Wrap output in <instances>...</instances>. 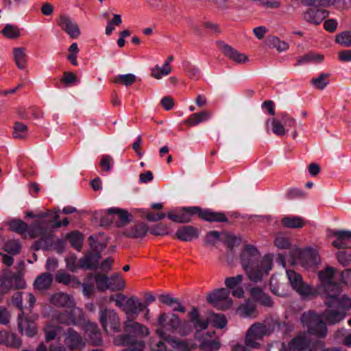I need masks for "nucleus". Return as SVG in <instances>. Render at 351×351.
Instances as JSON below:
<instances>
[{"instance_id": "31", "label": "nucleus", "mask_w": 351, "mask_h": 351, "mask_svg": "<svg viewBox=\"0 0 351 351\" xmlns=\"http://www.w3.org/2000/svg\"><path fill=\"white\" fill-rule=\"evenodd\" d=\"M158 300L162 304L172 307L173 311H179L181 313H184L186 311L185 308L181 305L178 298H172L168 294L160 295Z\"/></svg>"}, {"instance_id": "21", "label": "nucleus", "mask_w": 351, "mask_h": 351, "mask_svg": "<svg viewBox=\"0 0 351 351\" xmlns=\"http://www.w3.org/2000/svg\"><path fill=\"white\" fill-rule=\"evenodd\" d=\"M330 308V307L326 308L322 314V317L325 320L326 324H336L342 321L345 318V312L335 309H331Z\"/></svg>"}, {"instance_id": "3", "label": "nucleus", "mask_w": 351, "mask_h": 351, "mask_svg": "<svg viewBox=\"0 0 351 351\" xmlns=\"http://www.w3.org/2000/svg\"><path fill=\"white\" fill-rule=\"evenodd\" d=\"M136 319H126L123 323L125 334L118 335L115 339L117 346H128L123 351H143L144 341L138 339L149 334L148 328L138 322Z\"/></svg>"}, {"instance_id": "19", "label": "nucleus", "mask_w": 351, "mask_h": 351, "mask_svg": "<svg viewBox=\"0 0 351 351\" xmlns=\"http://www.w3.org/2000/svg\"><path fill=\"white\" fill-rule=\"evenodd\" d=\"M223 53L237 64H246L249 58L245 53H241L228 45H223L221 48Z\"/></svg>"}, {"instance_id": "52", "label": "nucleus", "mask_w": 351, "mask_h": 351, "mask_svg": "<svg viewBox=\"0 0 351 351\" xmlns=\"http://www.w3.org/2000/svg\"><path fill=\"white\" fill-rule=\"evenodd\" d=\"M136 80L135 75L132 73H128L124 75H119L114 78V83L121 84L125 86H130L134 83Z\"/></svg>"}, {"instance_id": "38", "label": "nucleus", "mask_w": 351, "mask_h": 351, "mask_svg": "<svg viewBox=\"0 0 351 351\" xmlns=\"http://www.w3.org/2000/svg\"><path fill=\"white\" fill-rule=\"evenodd\" d=\"M271 122V131L274 134L277 136H283L285 134L286 132L288 131V129H286L279 117V116H276L273 117L272 119H269L267 121V125H269V123Z\"/></svg>"}, {"instance_id": "42", "label": "nucleus", "mask_w": 351, "mask_h": 351, "mask_svg": "<svg viewBox=\"0 0 351 351\" xmlns=\"http://www.w3.org/2000/svg\"><path fill=\"white\" fill-rule=\"evenodd\" d=\"M281 223L289 228H301L304 226L302 218L299 216L285 217L282 218Z\"/></svg>"}, {"instance_id": "35", "label": "nucleus", "mask_w": 351, "mask_h": 351, "mask_svg": "<svg viewBox=\"0 0 351 351\" xmlns=\"http://www.w3.org/2000/svg\"><path fill=\"white\" fill-rule=\"evenodd\" d=\"M66 239L69 241L72 247L75 248L77 252H81L84 237L80 232L75 230L68 233Z\"/></svg>"}, {"instance_id": "27", "label": "nucleus", "mask_w": 351, "mask_h": 351, "mask_svg": "<svg viewBox=\"0 0 351 351\" xmlns=\"http://www.w3.org/2000/svg\"><path fill=\"white\" fill-rule=\"evenodd\" d=\"M65 342L71 349L80 348L83 345L80 335L71 328L67 329Z\"/></svg>"}, {"instance_id": "45", "label": "nucleus", "mask_w": 351, "mask_h": 351, "mask_svg": "<svg viewBox=\"0 0 351 351\" xmlns=\"http://www.w3.org/2000/svg\"><path fill=\"white\" fill-rule=\"evenodd\" d=\"M125 287L124 281L120 278L119 274H114L109 277V288L112 291L122 290Z\"/></svg>"}, {"instance_id": "24", "label": "nucleus", "mask_w": 351, "mask_h": 351, "mask_svg": "<svg viewBox=\"0 0 351 351\" xmlns=\"http://www.w3.org/2000/svg\"><path fill=\"white\" fill-rule=\"evenodd\" d=\"M300 258L302 263L308 266H315L319 263V258L316 250L306 248L300 253Z\"/></svg>"}, {"instance_id": "5", "label": "nucleus", "mask_w": 351, "mask_h": 351, "mask_svg": "<svg viewBox=\"0 0 351 351\" xmlns=\"http://www.w3.org/2000/svg\"><path fill=\"white\" fill-rule=\"evenodd\" d=\"M300 322L307 328L309 334L324 337L327 335L328 329L322 315L313 311L304 312L300 317Z\"/></svg>"}, {"instance_id": "26", "label": "nucleus", "mask_w": 351, "mask_h": 351, "mask_svg": "<svg viewBox=\"0 0 351 351\" xmlns=\"http://www.w3.org/2000/svg\"><path fill=\"white\" fill-rule=\"evenodd\" d=\"M53 275L49 272H45L36 278L34 286L37 290H46L51 287Z\"/></svg>"}, {"instance_id": "10", "label": "nucleus", "mask_w": 351, "mask_h": 351, "mask_svg": "<svg viewBox=\"0 0 351 351\" xmlns=\"http://www.w3.org/2000/svg\"><path fill=\"white\" fill-rule=\"evenodd\" d=\"M287 276L293 289L300 295H309L312 293L311 287L303 281L300 274L289 269L287 271Z\"/></svg>"}, {"instance_id": "11", "label": "nucleus", "mask_w": 351, "mask_h": 351, "mask_svg": "<svg viewBox=\"0 0 351 351\" xmlns=\"http://www.w3.org/2000/svg\"><path fill=\"white\" fill-rule=\"evenodd\" d=\"M57 23L61 29L71 38H77L81 34L79 25L67 14H61Z\"/></svg>"}, {"instance_id": "12", "label": "nucleus", "mask_w": 351, "mask_h": 351, "mask_svg": "<svg viewBox=\"0 0 351 351\" xmlns=\"http://www.w3.org/2000/svg\"><path fill=\"white\" fill-rule=\"evenodd\" d=\"M18 329L22 335H25L29 337L35 336L38 332L36 322L29 317L25 315L24 312L21 311L18 315Z\"/></svg>"}, {"instance_id": "37", "label": "nucleus", "mask_w": 351, "mask_h": 351, "mask_svg": "<svg viewBox=\"0 0 351 351\" xmlns=\"http://www.w3.org/2000/svg\"><path fill=\"white\" fill-rule=\"evenodd\" d=\"M291 346L293 348L298 351H310L313 346L309 348L310 341L304 336L300 335L294 337L291 342Z\"/></svg>"}, {"instance_id": "33", "label": "nucleus", "mask_w": 351, "mask_h": 351, "mask_svg": "<svg viewBox=\"0 0 351 351\" xmlns=\"http://www.w3.org/2000/svg\"><path fill=\"white\" fill-rule=\"evenodd\" d=\"M86 332L88 333L89 341L92 344L98 346L101 343V332L97 324L88 323L86 325Z\"/></svg>"}, {"instance_id": "20", "label": "nucleus", "mask_w": 351, "mask_h": 351, "mask_svg": "<svg viewBox=\"0 0 351 351\" xmlns=\"http://www.w3.org/2000/svg\"><path fill=\"white\" fill-rule=\"evenodd\" d=\"M176 236L181 241H191L194 239L198 238L199 231L197 228L193 226H182L178 229Z\"/></svg>"}, {"instance_id": "55", "label": "nucleus", "mask_w": 351, "mask_h": 351, "mask_svg": "<svg viewBox=\"0 0 351 351\" xmlns=\"http://www.w3.org/2000/svg\"><path fill=\"white\" fill-rule=\"evenodd\" d=\"M4 249L8 253L16 255L20 253L21 245L18 240H11L5 243Z\"/></svg>"}, {"instance_id": "48", "label": "nucleus", "mask_w": 351, "mask_h": 351, "mask_svg": "<svg viewBox=\"0 0 351 351\" xmlns=\"http://www.w3.org/2000/svg\"><path fill=\"white\" fill-rule=\"evenodd\" d=\"M172 346L178 351H191L195 348V344L186 340L175 339Z\"/></svg>"}, {"instance_id": "40", "label": "nucleus", "mask_w": 351, "mask_h": 351, "mask_svg": "<svg viewBox=\"0 0 351 351\" xmlns=\"http://www.w3.org/2000/svg\"><path fill=\"white\" fill-rule=\"evenodd\" d=\"M171 66L168 63H164L162 66L156 64L151 69V75L156 80H161L171 72Z\"/></svg>"}, {"instance_id": "58", "label": "nucleus", "mask_w": 351, "mask_h": 351, "mask_svg": "<svg viewBox=\"0 0 351 351\" xmlns=\"http://www.w3.org/2000/svg\"><path fill=\"white\" fill-rule=\"evenodd\" d=\"M241 240L234 235L226 233L223 243L227 245L230 250H233L234 247L240 244Z\"/></svg>"}, {"instance_id": "23", "label": "nucleus", "mask_w": 351, "mask_h": 351, "mask_svg": "<svg viewBox=\"0 0 351 351\" xmlns=\"http://www.w3.org/2000/svg\"><path fill=\"white\" fill-rule=\"evenodd\" d=\"M12 55L17 68L20 70L25 69L28 60L26 48L23 47H14L12 50Z\"/></svg>"}, {"instance_id": "61", "label": "nucleus", "mask_w": 351, "mask_h": 351, "mask_svg": "<svg viewBox=\"0 0 351 351\" xmlns=\"http://www.w3.org/2000/svg\"><path fill=\"white\" fill-rule=\"evenodd\" d=\"M78 45L76 43H73L69 48V55L67 56V59L71 61L72 64L74 66H77L78 62L77 61V55L79 52Z\"/></svg>"}, {"instance_id": "64", "label": "nucleus", "mask_w": 351, "mask_h": 351, "mask_svg": "<svg viewBox=\"0 0 351 351\" xmlns=\"http://www.w3.org/2000/svg\"><path fill=\"white\" fill-rule=\"evenodd\" d=\"M150 233L156 236L168 234L167 226L162 223H157L151 227Z\"/></svg>"}, {"instance_id": "50", "label": "nucleus", "mask_w": 351, "mask_h": 351, "mask_svg": "<svg viewBox=\"0 0 351 351\" xmlns=\"http://www.w3.org/2000/svg\"><path fill=\"white\" fill-rule=\"evenodd\" d=\"M193 208H199L198 206H191L182 208L183 212L179 213L180 223H188L191 221V217L194 215L199 216V211L194 210Z\"/></svg>"}, {"instance_id": "28", "label": "nucleus", "mask_w": 351, "mask_h": 351, "mask_svg": "<svg viewBox=\"0 0 351 351\" xmlns=\"http://www.w3.org/2000/svg\"><path fill=\"white\" fill-rule=\"evenodd\" d=\"M47 221H35L32 226H28L27 232L30 238L35 239L45 235L48 232L47 228L44 226Z\"/></svg>"}, {"instance_id": "17", "label": "nucleus", "mask_w": 351, "mask_h": 351, "mask_svg": "<svg viewBox=\"0 0 351 351\" xmlns=\"http://www.w3.org/2000/svg\"><path fill=\"white\" fill-rule=\"evenodd\" d=\"M101 257V253L97 250L89 252L83 258L80 259V267L81 269L95 270L98 267Z\"/></svg>"}, {"instance_id": "43", "label": "nucleus", "mask_w": 351, "mask_h": 351, "mask_svg": "<svg viewBox=\"0 0 351 351\" xmlns=\"http://www.w3.org/2000/svg\"><path fill=\"white\" fill-rule=\"evenodd\" d=\"M10 230L23 234L27 232L28 225L20 219H12L8 222Z\"/></svg>"}, {"instance_id": "39", "label": "nucleus", "mask_w": 351, "mask_h": 351, "mask_svg": "<svg viewBox=\"0 0 351 351\" xmlns=\"http://www.w3.org/2000/svg\"><path fill=\"white\" fill-rule=\"evenodd\" d=\"M109 213L117 215L119 221L116 222L117 227H123L128 224L130 221L129 219V213L124 209L114 207L110 208Z\"/></svg>"}, {"instance_id": "4", "label": "nucleus", "mask_w": 351, "mask_h": 351, "mask_svg": "<svg viewBox=\"0 0 351 351\" xmlns=\"http://www.w3.org/2000/svg\"><path fill=\"white\" fill-rule=\"evenodd\" d=\"M115 297L114 295H111L110 300L115 301L117 306L123 308L127 315L126 319H136L138 314L146 308V305L136 296L127 298L126 295L119 293Z\"/></svg>"}, {"instance_id": "53", "label": "nucleus", "mask_w": 351, "mask_h": 351, "mask_svg": "<svg viewBox=\"0 0 351 351\" xmlns=\"http://www.w3.org/2000/svg\"><path fill=\"white\" fill-rule=\"evenodd\" d=\"M122 23V19L121 15L118 14H114L113 18L108 23L105 29L106 35L109 36L114 30L115 26H119Z\"/></svg>"}, {"instance_id": "47", "label": "nucleus", "mask_w": 351, "mask_h": 351, "mask_svg": "<svg viewBox=\"0 0 351 351\" xmlns=\"http://www.w3.org/2000/svg\"><path fill=\"white\" fill-rule=\"evenodd\" d=\"M329 74L321 73L311 80L312 85L319 90H323L328 84Z\"/></svg>"}, {"instance_id": "14", "label": "nucleus", "mask_w": 351, "mask_h": 351, "mask_svg": "<svg viewBox=\"0 0 351 351\" xmlns=\"http://www.w3.org/2000/svg\"><path fill=\"white\" fill-rule=\"evenodd\" d=\"M332 235L336 237L332 245L337 249H348L351 247L350 230H332Z\"/></svg>"}, {"instance_id": "15", "label": "nucleus", "mask_w": 351, "mask_h": 351, "mask_svg": "<svg viewBox=\"0 0 351 351\" xmlns=\"http://www.w3.org/2000/svg\"><path fill=\"white\" fill-rule=\"evenodd\" d=\"M324 289L327 298L325 300V304L328 307H332L335 305V302L338 300L339 294L341 291V287L339 282H332L324 285Z\"/></svg>"}, {"instance_id": "56", "label": "nucleus", "mask_w": 351, "mask_h": 351, "mask_svg": "<svg viewBox=\"0 0 351 351\" xmlns=\"http://www.w3.org/2000/svg\"><path fill=\"white\" fill-rule=\"evenodd\" d=\"M60 328L59 326H53L49 323L47 324L44 328L46 341L49 342L53 340L56 338L58 330Z\"/></svg>"}, {"instance_id": "32", "label": "nucleus", "mask_w": 351, "mask_h": 351, "mask_svg": "<svg viewBox=\"0 0 351 351\" xmlns=\"http://www.w3.org/2000/svg\"><path fill=\"white\" fill-rule=\"evenodd\" d=\"M210 117L209 111H199L189 116L184 123L190 127L195 126L208 120Z\"/></svg>"}, {"instance_id": "36", "label": "nucleus", "mask_w": 351, "mask_h": 351, "mask_svg": "<svg viewBox=\"0 0 351 351\" xmlns=\"http://www.w3.org/2000/svg\"><path fill=\"white\" fill-rule=\"evenodd\" d=\"M50 302L53 305L58 306H71L72 300L69 295L64 293H57L53 294L50 299Z\"/></svg>"}, {"instance_id": "46", "label": "nucleus", "mask_w": 351, "mask_h": 351, "mask_svg": "<svg viewBox=\"0 0 351 351\" xmlns=\"http://www.w3.org/2000/svg\"><path fill=\"white\" fill-rule=\"evenodd\" d=\"M97 288L99 291H105L109 288V277L106 274L98 273L95 276Z\"/></svg>"}, {"instance_id": "13", "label": "nucleus", "mask_w": 351, "mask_h": 351, "mask_svg": "<svg viewBox=\"0 0 351 351\" xmlns=\"http://www.w3.org/2000/svg\"><path fill=\"white\" fill-rule=\"evenodd\" d=\"M57 321L60 324L70 325L77 324V320L82 321L84 319V313L81 309L73 308L70 310H66L59 312L56 315Z\"/></svg>"}, {"instance_id": "9", "label": "nucleus", "mask_w": 351, "mask_h": 351, "mask_svg": "<svg viewBox=\"0 0 351 351\" xmlns=\"http://www.w3.org/2000/svg\"><path fill=\"white\" fill-rule=\"evenodd\" d=\"M266 335L265 326L261 323H256L253 324L247 330L245 344L249 349L257 348L259 346V343L256 342V340L262 339L263 336Z\"/></svg>"}, {"instance_id": "62", "label": "nucleus", "mask_w": 351, "mask_h": 351, "mask_svg": "<svg viewBox=\"0 0 351 351\" xmlns=\"http://www.w3.org/2000/svg\"><path fill=\"white\" fill-rule=\"evenodd\" d=\"M66 265L67 269L71 272H76L80 267V261L77 263V256L75 254H72L70 256L65 258Z\"/></svg>"}, {"instance_id": "59", "label": "nucleus", "mask_w": 351, "mask_h": 351, "mask_svg": "<svg viewBox=\"0 0 351 351\" xmlns=\"http://www.w3.org/2000/svg\"><path fill=\"white\" fill-rule=\"evenodd\" d=\"M338 262L343 267L351 264V252L340 251L337 253Z\"/></svg>"}, {"instance_id": "51", "label": "nucleus", "mask_w": 351, "mask_h": 351, "mask_svg": "<svg viewBox=\"0 0 351 351\" xmlns=\"http://www.w3.org/2000/svg\"><path fill=\"white\" fill-rule=\"evenodd\" d=\"M13 137L14 138L24 139L27 134V127L20 122H16L14 126Z\"/></svg>"}, {"instance_id": "8", "label": "nucleus", "mask_w": 351, "mask_h": 351, "mask_svg": "<svg viewBox=\"0 0 351 351\" xmlns=\"http://www.w3.org/2000/svg\"><path fill=\"white\" fill-rule=\"evenodd\" d=\"M99 322L106 332H119L121 324L117 313L111 309H103L99 311Z\"/></svg>"}, {"instance_id": "54", "label": "nucleus", "mask_w": 351, "mask_h": 351, "mask_svg": "<svg viewBox=\"0 0 351 351\" xmlns=\"http://www.w3.org/2000/svg\"><path fill=\"white\" fill-rule=\"evenodd\" d=\"M268 45L276 48L278 51H287L289 48L287 43L280 41L277 37H270L267 39Z\"/></svg>"}, {"instance_id": "2", "label": "nucleus", "mask_w": 351, "mask_h": 351, "mask_svg": "<svg viewBox=\"0 0 351 351\" xmlns=\"http://www.w3.org/2000/svg\"><path fill=\"white\" fill-rule=\"evenodd\" d=\"M240 261L248 278L254 282H261L263 275H267L273 265L271 254L261 258L258 250L250 244L245 245L240 254Z\"/></svg>"}, {"instance_id": "25", "label": "nucleus", "mask_w": 351, "mask_h": 351, "mask_svg": "<svg viewBox=\"0 0 351 351\" xmlns=\"http://www.w3.org/2000/svg\"><path fill=\"white\" fill-rule=\"evenodd\" d=\"M326 16V12L322 10L308 9L304 14V19L311 23L319 24Z\"/></svg>"}, {"instance_id": "41", "label": "nucleus", "mask_w": 351, "mask_h": 351, "mask_svg": "<svg viewBox=\"0 0 351 351\" xmlns=\"http://www.w3.org/2000/svg\"><path fill=\"white\" fill-rule=\"evenodd\" d=\"M324 60V56L322 54L311 52L304 56H300L297 59V65H302L307 63H319Z\"/></svg>"}, {"instance_id": "18", "label": "nucleus", "mask_w": 351, "mask_h": 351, "mask_svg": "<svg viewBox=\"0 0 351 351\" xmlns=\"http://www.w3.org/2000/svg\"><path fill=\"white\" fill-rule=\"evenodd\" d=\"M149 230L147 224L145 222H137L133 226L126 228L123 235L132 239H142L146 236Z\"/></svg>"}, {"instance_id": "16", "label": "nucleus", "mask_w": 351, "mask_h": 351, "mask_svg": "<svg viewBox=\"0 0 351 351\" xmlns=\"http://www.w3.org/2000/svg\"><path fill=\"white\" fill-rule=\"evenodd\" d=\"M199 211V217L208 222H228L229 220L224 213L215 212L209 208L202 209L201 208H193Z\"/></svg>"}, {"instance_id": "6", "label": "nucleus", "mask_w": 351, "mask_h": 351, "mask_svg": "<svg viewBox=\"0 0 351 351\" xmlns=\"http://www.w3.org/2000/svg\"><path fill=\"white\" fill-rule=\"evenodd\" d=\"M25 287V282L19 272L5 270L0 275V293L2 295L7 293L12 288L19 289Z\"/></svg>"}, {"instance_id": "7", "label": "nucleus", "mask_w": 351, "mask_h": 351, "mask_svg": "<svg viewBox=\"0 0 351 351\" xmlns=\"http://www.w3.org/2000/svg\"><path fill=\"white\" fill-rule=\"evenodd\" d=\"M230 291L226 288L214 290L208 294V302L219 310L225 311L230 308L232 304L229 298Z\"/></svg>"}, {"instance_id": "22", "label": "nucleus", "mask_w": 351, "mask_h": 351, "mask_svg": "<svg viewBox=\"0 0 351 351\" xmlns=\"http://www.w3.org/2000/svg\"><path fill=\"white\" fill-rule=\"evenodd\" d=\"M54 235L47 232L45 235L35 241L32 248L35 251L42 249L44 251L49 250L53 245Z\"/></svg>"}, {"instance_id": "57", "label": "nucleus", "mask_w": 351, "mask_h": 351, "mask_svg": "<svg viewBox=\"0 0 351 351\" xmlns=\"http://www.w3.org/2000/svg\"><path fill=\"white\" fill-rule=\"evenodd\" d=\"M184 71L188 76L193 79L197 80L199 77V69L195 65H193L190 62H185L184 64Z\"/></svg>"}, {"instance_id": "63", "label": "nucleus", "mask_w": 351, "mask_h": 351, "mask_svg": "<svg viewBox=\"0 0 351 351\" xmlns=\"http://www.w3.org/2000/svg\"><path fill=\"white\" fill-rule=\"evenodd\" d=\"M336 41L344 47L351 46V32H346L338 34L336 37Z\"/></svg>"}, {"instance_id": "29", "label": "nucleus", "mask_w": 351, "mask_h": 351, "mask_svg": "<svg viewBox=\"0 0 351 351\" xmlns=\"http://www.w3.org/2000/svg\"><path fill=\"white\" fill-rule=\"evenodd\" d=\"M252 297L265 306L270 307L273 304L271 297L265 293L259 287H253L251 289Z\"/></svg>"}, {"instance_id": "60", "label": "nucleus", "mask_w": 351, "mask_h": 351, "mask_svg": "<svg viewBox=\"0 0 351 351\" xmlns=\"http://www.w3.org/2000/svg\"><path fill=\"white\" fill-rule=\"evenodd\" d=\"M221 233L216 230H212L207 233L204 239L206 245H215L217 241L220 240Z\"/></svg>"}, {"instance_id": "1", "label": "nucleus", "mask_w": 351, "mask_h": 351, "mask_svg": "<svg viewBox=\"0 0 351 351\" xmlns=\"http://www.w3.org/2000/svg\"><path fill=\"white\" fill-rule=\"evenodd\" d=\"M188 316L189 320L181 323L178 316L174 313H161L158 320L159 327L156 332L160 339L167 340L169 336L166 335L165 330L170 332L178 331L182 335H188L193 329L199 332L208 327V321L201 317L197 307H193Z\"/></svg>"}, {"instance_id": "30", "label": "nucleus", "mask_w": 351, "mask_h": 351, "mask_svg": "<svg viewBox=\"0 0 351 351\" xmlns=\"http://www.w3.org/2000/svg\"><path fill=\"white\" fill-rule=\"evenodd\" d=\"M158 300L162 304L172 307L173 311H179L181 313H184L186 311L185 308L181 305L178 298H172L168 294L160 295Z\"/></svg>"}, {"instance_id": "49", "label": "nucleus", "mask_w": 351, "mask_h": 351, "mask_svg": "<svg viewBox=\"0 0 351 351\" xmlns=\"http://www.w3.org/2000/svg\"><path fill=\"white\" fill-rule=\"evenodd\" d=\"M334 269L332 267H326L324 270L320 271L318 274V278L322 284L324 285L330 283L334 278Z\"/></svg>"}, {"instance_id": "44", "label": "nucleus", "mask_w": 351, "mask_h": 351, "mask_svg": "<svg viewBox=\"0 0 351 351\" xmlns=\"http://www.w3.org/2000/svg\"><path fill=\"white\" fill-rule=\"evenodd\" d=\"M1 33L7 38L16 39L19 37L21 31L17 25L6 24L1 29Z\"/></svg>"}, {"instance_id": "34", "label": "nucleus", "mask_w": 351, "mask_h": 351, "mask_svg": "<svg viewBox=\"0 0 351 351\" xmlns=\"http://www.w3.org/2000/svg\"><path fill=\"white\" fill-rule=\"evenodd\" d=\"M56 280L58 283H61L65 285L73 284V286H80L81 282L76 276H72L68 273L62 270L58 271L56 274Z\"/></svg>"}]
</instances>
